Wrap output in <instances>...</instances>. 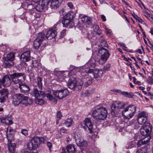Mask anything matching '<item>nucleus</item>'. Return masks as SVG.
Here are the masks:
<instances>
[{
  "label": "nucleus",
  "instance_id": "1",
  "mask_svg": "<svg viewBox=\"0 0 153 153\" xmlns=\"http://www.w3.org/2000/svg\"><path fill=\"white\" fill-rule=\"evenodd\" d=\"M13 102L14 105H20L24 107L31 104L33 100L29 97L22 94H16L12 97Z\"/></svg>",
  "mask_w": 153,
  "mask_h": 153
},
{
  "label": "nucleus",
  "instance_id": "2",
  "mask_svg": "<svg viewBox=\"0 0 153 153\" xmlns=\"http://www.w3.org/2000/svg\"><path fill=\"white\" fill-rule=\"evenodd\" d=\"M45 140L44 137L34 136L27 143V148L30 150H35L43 143Z\"/></svg>",
  "mask_w": 153,
  "mask_h": 153
},
{
  "label": "nucleus",
  "instance_id": "3",
  "mask_svg": "<svg viewBox=\"0 0 153 153\" xmlns=\"http://www.w3.org/2000/svg\"><path fill=\"white\" fill-rule=\"evenodd\" d=\"M108 112L105 108L102 107H97L93 111L92 115L96 120H103L107 117Z\"/></svg>",
  "mask_w": 153,
  "mask_h": 153
},
{
  "label": "nucleus",
  "instance_id": "4",
  "mask_svg": "<svg viewBox=\"0 0 153 153\" xmlns=\"http://www.w3.org/2000/svg\"><path fill=\"white\" fill-rule=\"evenodd\" d=\"M10 76L12 82L19 86L24 82L25 79V74L21 73H14Z\"/></svg>",
  "mask_w": 153,
  "mask_h": 153
},
{
  "label": "nucleus",
  "instance_id": "5",
  "mask_svg": "<svg viewBox=\"0 0 153 153\" xmlns=\"http://www.w3.org/2000/svg\"><path fill=\"white\" fill-rule=\"evenodd\" d=\"M33 96L38 97L40 96L42 97H46L49 100L53 102H56V100L54 98L52 95L49 94H45L44 92L40 91H39L36 88H34L32 92Z\"/></svg>",
  "mask_w": 153,
  "mask_h": 153
},
{
  "label": "nucleus",
  "instance_id": "6",
  "mask_svg": "<svg viewBox=\"0 0 153 153\" xmlns=\"http://www.w3.org/2000/svg\"><path fill=\"white\" fill-rule=\"evenodd\" d=\"M126 105L124 102L114 101L111 105V113L114 115L118 114L120 111V109L123 108Z\"/></svg>",
  "mask_w": 153,
  "mask_h": 153
},
{
  "label": "nucleus",
  "instance_id": "7",
  "mask_svg": "<svg viewBox=\"0 0 153 153\" xmlns=\"http://www.w3.org/2000/svg\"><path fill=\"white\" fill-rule=\"evenodd\" d=\"M99 54H102L98 61L100 64L104 63L107 60L109 56L108 51L104 48H100L98 51Z\"/></svg>",
  "mask_w": 153,
  "mask_h": 153
},
{
  "label": "nucleus",
  "instance_id": "8",
  "mask_svg": "<svg viewBox=\"0 0 153 153\" xmlns=\"http://www.w3.org/2000/svg\"><path fill=\"white\" fill-rule=\"evenodd\" d=\"M152 126L149 123H146L140 129L141 134L143 136H150L152 130Z\"/></svg>",
  "mask_w": 153,
  "mask_h": 153
},
{
  "label": "nucleus",
  "instance_id": "9",
  "mask_svg": "<svg viewBox=\"0 0 153 153\" xmlns=\"http://www.w3.org/2000/svg\"><path fill=\"white\" fill-rule=\"evenodd\" d=\"M69 93V91L67 89H64L53 92V94L59 99H61L68 96Z\"/></svg>",
  "mask_w": 153,
  "mask_h": 153
},
{
  "label": "nucleus",
  "instance_id": "10",
  "mask_svg": "<svg viewBox=\"0 0 153 153\" xmlns=\"http://www.w3.org/2000/svg\"><path fill=\"white\" fill-rule=\"evenodd\" d=\"M86 73H91L93 72V75L96 79L98 80L102 76L103 71L101 70L96 69L94 72L92 69L87 68L85 71Z\"/></svg>",
  "mask_w": 153,
  "mask_h": 153
},
{
  "label": "nucleus",
  "instance_id": "11",
  "mask_svg": "<svg viewBox=\"0 0 153 153\" xmlns=\"http://www.w3.org/2000/svg\"><path fill=\"white\" fill-rule=\"evenodd\" d=\"M84 124L86 126V127L83 126V128L86 130L87 128H88L90 133L93 132V126L91 124V120L88 118H86L83 121Z\"/></svg>",
  "mask_w": 153,
  "mask_h": 153
},
{
  "label": "nucleus",
  "instance_id": "12",
  "mask_svg": "<svg viewBox=\"0 0 153 153\" xmlns=\"http://www.w3.org/2000/svg\"><path fill=\"white\" fill-rule=\"evenodd\" d=\"M56 28L54 27L48 31L46 37L48 40L54 38L56 35L57 32Z\"/></svg>",
  "mask_w": 153,
  "mask_h": 153
},
{
  "label": "nucleus",
  "instance_id": "13",
  "mask_svg": "<svg viewBox=\"0 0 153 153\" xmlns=\"http://www.w3.org/2000/svg\"><path fill=\"white\" fill-rule=\"evenodd\" d=\"M76 84V79L74 78H71L68 80V86L70 89L77 90H78V88Z\"/></svg>",
  "mask_w": 153,
  "mask_h": 153
},
{
  "label": "nucleus",
  "instance_id": "14",
  "mask_svg": "<svg viewBox=\"0 0 153 153\" xmlns=\"http://www.w3.org/2000/svg\"><path fill=\"white\" fill-rule=\"evenodd\" d=\"M11 79L7 75H5L1 80V83L5 87H8L11 83Z\"/></svg>",
  "mask_w": 153,
  "mask_h": 153
},
{
  "label": "nucleus",
  "instance_id": "15",
  "mask_svg": "<svg viewBox=\"0 0 153 153\" xmlns=\"http://www.w3.org/2000/svg\"><path fill=\"white\" fill-rule=\"evenodd\" d=\"M9 92L8 90L6 89H3L0 91V94L2 97L0 98V102H3L8 98Z\"/></svg>",
  "mask_w": 153,
  "mask_h": 153
},
{
  "label": "nucleus",
  "instance_id": "16",
  "mask_svg": "<svg viewBox=\"0 0 153 153\" xmlns=\"http://www.w3.org/2000/svg\"><path fill=\"white\" fill-rule=\"evenodd\" d=\"M30 51H28L24 52L21 55V60L24 62L29 61L30 58Z\"/></svg>",
  "mask_w": 153,
  "mask_h": 153
},
{
  "label": "nucleus",
  "instance_id": "17",
  "mask_svg": "<svg viewBox=\"0 0 153 153\" xmlns=\"http://www.w3.org/2000/svg\"><path fill=\"white\" fill-rule=\"evenodd\" d=\"M81 75L82 76H83V80L84 81V85L86 87H88L92 83V79L89 77L87 75H84L83 73H81Z\"/></svg>",
  "mask_w": 153,
  "mask_h": 153
},
{
  "label": "nucleus",
  "instance_id": "18",
  "mask_svg": "<svg viewBox=\"0 0 153 153\" xmlns=\"http://www.w3.org/2000/svg\"><path fill=\"white\" fill-rule=\"evenodd\" d=\"M5 131L7 135V137L8 140V143H10L12 142V141L13 140L14 134L13 130L12 129H9L8 133V129L7 128Z\"/></svg>",
  "mask_w": 153,
  "mask_h": 153
},
{
  "label": "nucleus",
  "instance_id": "19",
  "mask_svg": "<svg viewBox=\"0 0 153 153\" xmlns=\"http://www.w3.org/2000/svg\"><path fill=\"white\" fill-rule=\"evenodd\" d=\"M20 91L22 93H27L30 90L29 86L26 84L23 83L19 86Z\"/></svg>",
  "mask_w": 153,
  "mask_h": 153
},
{
  "label": "nucleus",
  "instance_id": "20",
  "mask_svg": "<svg viewBox=\"0 0 153 153\" xmlns=\"http://www.w3.org/2000/svg\"><path fill=\"white\" fill-rule=\"evenodd\" d=\"M63 0H51V6L52 9H56L60 5Z\"/></svg>",
  "mask_w": 153,
  "mask_h": 153
},
{
  "label": "nucleus",
  "instance_id": "21",
  "mask_svg": "<svg viewBox=\"0 0 153 153\" xmlns=\"http://www.w3.org/2000/svg\"><path fill=\"white\" fill-rule=\"evenodd\" d=\"M128 108H125L122 111V114L127 119H130L132 117L134 114L133 113H131L130 111H129L128 110Z\"/></svg>",
  "mask_w": 153,
  "mask_h": 153
},
{
  "label": "nucleus",
  "instance_id": "22",
  "mask_svg": "<svg viewBox=\"0 0 153 153\" xmlns=\"http://www.w3.org/2000/svg\"><path fill=\"white\" fill-rule=\"evenodd\" d=\"M49 4V1H46V2L45 1V2L44 3V5L42 4L40 5L39 4L37 5L36 10L39 12H42L45 10V8H47V6Z\"/></svg>",
  "mask_w": 153,
  "mask_h": 153
},
{
  "label": "nucleus",
  "instance_id": "23",
  "mask_svg": "<svg viewBox=\"0 0 153 153\" xmlns=\"http://www.w3.org/2000/svg\"><path fill=\"white\" fill-rule=\"evenodd\" d=\"M75 140L77 145L79 146H82L85 143L84 140L82 137L80 136L75 137Z\"/></svg>",
  "mask_w": 153,
  "mask_h": 153
},
{
  "label": "nucleus",
  "instance_id": "24",
  "mask_svg": "<svg viewBox=\"0 0 153 153\" xmlns=\"http://www.w3.org/2000/svg\"><path fill=\"white\" fill-rule=\"evenodd\" d=\"M81 21L86 25H90L92 23L91 18L86 16H83L81 18Z\"/></svg>",
  "mask_w": 153,
  "mask_h": 153
},
{
  "label": "nucleus",
  "instance_id": "25",
  "mask_svg": "<svg viewBox=\"0 0 153 153\" xmlns=\"http://www.w3.org/2000/svg\"><path fill=\"white\" fill-rule=\"evenodd\" d=\"M64 72L63 71H54V74L57 76L60 81H62L65 78V76H64L63 74Z\"/></svg>",
  "mask_w": 153,
  "mask_h": 153
},
{
  "label": "nucleus",
  "instance_id": "26",
  "mask_svg": "<svg viewBox=\"0 0 153 153\" xmlns=\"http://www.w3.org/2000/svg\"><path fill=\"white\" fill-rule=\"evenodd\" d=\"M7 145L8 149L11 153H16L15 151L16 145L14 143H8Z\"/></svg>",
  "mask_w": 153,
  "mask_h": 153
},
{
  "label": "nucleus",
  "instance_id": "27",
  "mask_svg": "<svg viewBox=\"0 0 153 153\" xmlns=\"http://www.w3.org/2000/svg\"><path fill=\"white\" fill-rule=\"evenodd\" d=\"M0 120L1 122L7 125H11L13 123V122L11 120H9L5 117H0Z\"/></svg>",
  "mask_w": 153,
  "mask_h": 153
},
{
  "label": "nucleus",
  "instance_id": "28",
  "mask_svg": "<svg viewBox=\"0 0 153 153\" xmlns=\"http://www.w3.org/2000/svg\"><path fill=\"white\" fill-rule=\"evenodd\" d=\"M86 65H88L89 67L94 68L96 65V61L95 59L91 58L86 64Z\"/></svg>",
  "mask_w": 153,
  "mask_h": 153
},
{
  "label": "nucleus",
  "instance_id": "29",
  "mask_svg": "<svg viewBox=\"0 0 153 153\" xmlns=\"http://www.w3.org/2000/svg\"><path fill=\"white\" fill-rule=\"evenodd\" d=\"M66 149L68 153H75L76 149L73 145H68L67 146Z\"/></svg>",
  "mask_w": 153,
  "mask_h": 153
},
{
  "label": "nucleus",
  "instance_id": "30",
  "mask_svg": "<svg viewBox=\"0 0 153 153\" xmlns=\"http://www.w3.org/2000/svg\"><path fill=\"white\" fill-rule=\"evenodd\" d=\"M75 16V14L72 12H69L63 18L72 21Z\"/></svg>",
  "mask_w": 153,
  "mask_h": 153
},
{
  "label": "nucleus",
  "instance_id": "31",
  "mask_svg": "<svg viewBox=\"0 0 153 153\" xmlns=\"http://www.w3.org/2000/svg\"><path fill=\"white\" fill-rule=\"evenodd\" d=\"M73 123V121L72 119L70 118L67 119L66 120H65L63 124H64L66 126L69 127L72 125Z\"/></svg>",
  "mask_w": 153,
  "mask_h": 153
},
{
  "label": "nucleus",
  "instance_id": "32",
  "mask_svg": "<svg viewBox=\"0 0 153 153\" xmlns=\"http://www.w3.org/2000/svg\"><path fill=\"white\" fill-rule=\"evenodd\" d=\"M46 36L45 33L42 32L39 33L36 39L42 42L45 38Z\"/></svg>",
  "mask_w": 153,
  "mask_h": 153
},
{
  "label": "nucleus",
  "instance_id": "33",
  "mask_svg": "<svg viewBox=\"0 0 153 153\" xmlns=\"http://www.w3.org/2000/svg\"><path fill=\"white\" fill-rule=\"evenodd\" d=\"M14 57L15 55L14 53H10L7 54V57L5 59V60L12 61L14 59Z\"/></svg>",
  "mask_w": 153,
  "mask_h": 153
},
{
  "label": "nucleus",
  "instance_id": "34",
  "mask_svg": "<svg viewBox=\"0 0 153 153\" xmlns=\"http://www.w3.org/2000/svg\"><path fill=\"white\" fill-rule=\"evenodd\" d=\"M42 43V42H41L38 40V39H36L33 42V46L35 49H38Z\"/></svg>",
  "mask_w": 153,
  "mask_h": 153
},
{
  "label": "nucleus",
  "instance_id": "35",
  "mask_svg": "<svg viewBox=\"0 0 153 153\" xmlns=\"http://www.w3.org/2000/svg\"><path fill=\"white\" fill-rule=\"evenodd\" d=\"M126 108H128L129 111H130L131 112V113H133V114L134 115L136 110V107L134 105H129L126 107Z\"/></svg>",
  "mask_w": 153,
  "mask_h": 153
},
{
  "label": "nucleus",
  "instance_id": "36",
  "mask_svg": "<svg viewBox=\"0 0 153 153\" xmlns=\"http://www.w3.org/2000/svg\"><path fill=\"white\" fill-rule=\"evenodd\" d=\"M147 119V118L138 117L137 120L139 124L140 125H142L144 123L145 124L146 123V121Z\"/></svg>",
  "mask_w": 153,
  "mask_h": 153
},
{
  "label": "nucleus",
  "instance_id": "37",
  "mask_svg": "<svg viewBox=\"0 0 153 153\" xmlns=\"http://www.w3.org/2000/svg\"><path fill=\"white\" fill-rule=\"evenodd\" d=\"M41 96L37 97H35V102L37 104L42 105L44 104V101L42 99H39V98Z\"/></svg>",
  "mask_w": 153,
  "mask_h": 153
},
{
  "label": "nucleus",
  "instance_id": "38",
  "mask_svg": "<svg viewBox=\"0 0 153 153\" xmlns=\"http://www.w3.org/2000/svg\"><path fill=\"white\" fill-rule=\"evenodd\" d=\"M122 95L124 96L125 97L128 98H132L134 96V95L132 93H128L126 91H124V92H123Z\"/></svg>",
  "mask_w": 153,
  "mask_h": 153
},
{
  "label": "nucleus",
  "instance_id": "39",
  "mask_svg": "<svg viewBox=\"0 0 153 153\" xmlns=\"http://www.w3.org/2000/svg\"><path fill=\"white\" fill-rule=\"evenodd\" d=\"M148 117V114L145 111H142L140 113L138 116V117H143V118H147Z\"/></svg>",
  "mask_w": 153,
  "mask_h": 153
},
{
  "label": "nucleus",
  "instance_id": "40",
  "mask_svg": "<svg viewBox=\"0 0 153 153\" xmlns=\"http://www.w3.org/2000/svg\"><path fill=\"white\" fill-rule=\"evenodd\" d=\"M42 78L40 77H38L37 78V85L39 89H42Z\"/></svg>",
  "mask_w": 153,
  "mask_h": 153
},
{
  "label": "nucleus",
  "instance_id": "41",
  "mask_svg": "<svg viewBox=\"0 0 153 153\" xmlns=\"http://www.w3.org/2000/svg\"><path fill=\"white\" fill-rule=\"evenodd\" d=\"M71 21L70 20L68 19H65L63 18L62 22L63 26L66 27L68 26L69 25Z\"/></svg>",
  "mask_w": 153,
  "mask_h": 153
},
{
  "label": "nucleus",
  "instance_id": "42",
  "mask_svg": "<svg viewBox=\"0 0 153 153\" xmlns=\"http://www.w3.org/2000/svg\"><path fill=\"white\" fill-rule=\"evenodd\" d=\"M150 138L151 136L150 135L146 136L143 139H142L143 143V144L144 145L148 143L150 141Z\"/></svg>",
  "mask_w": 153,
  "mask_h": 153
},
{
  "label": "nucleus",
  "instance_id": "43",
  "mask_svg": "<svg viewBox=\"0 0 153 153\" xmlns=\"http://www.w3.org/2000/svg\"><path fill=\"white\" fill-rule=\"evenodd\" d=\"M83 77L81 79H80L79 81V85H77L78 90H80L82 88V86L83 85L84 83V81L83 80Z\"/></svg>",
  "mask_w": 153,
  "mask_h": 153
},
{
  "label": "nucleus",
  "instance_id": "44",
  "mask_svg": "<svg viewBox=\"0 0 153 153\" xmlns=\"http://www.w3.org/2000/svg\"><path fill=\"white\" fill-rule=\"evenodd\" d=\"M147 152L146 147H142L138 149L136 153H146Z\"/></svg>",
  "mask_w": 153,
  "mask_h": 153
},
{
  "label": "nucleus",
  "instance_id": "45",
  "mask_svg": "<svg viewBox=\"0 0 153 153\" xmlns=\"http://www.w3.org/2000/svg\"><path fill=\"white\" fill-rule=\"evenodd\" d=\"M32 64L33 66L35 67H37L39 65V63L38 60H33L32 62Z\"/></svg>",
  "mask_w": 153,
  "mask_h": 153
},
{
  "label": "nucleus",
  "instance_id": "46",
  "mask_svg": "<svg viewBox=\"0 0 153 153\" xmlns=\"http://www.w3.org/2000/svg\"><path fill=\"white\" fill-rule=\"evenodd\" d=\"M59 132L60 134H62L64 133H68V130L63 127H62L60 129Z\"/></svg>",
  "mask_w": 153,
  "mask_h": 153
},
{
  "label": "nucleus",
  "instance_id": "47",
  "mask_svg": "<svg viewBox=\"0 0 153 153\" xmlns=\"http://www.w3.org/2000/svg\"><path fill=\"white\" fill-rule=\"evenodd\" d=\"M21 132L25 136H27L28 134V131L27 130L25 129H22L21 130Z\"/></svg>",
  "mask_w": 153,
  "mask_h": 153
},
{
  "label": "nucleus",
  "instance_id": "48",
  "mask_svg": "<svg viewBox=\"0 0 153 153\" xmlns=\"http://www.w3.org/2000/svg\"><path fill=\"white\" fill-rule=\"evenodd\" d=\"M96 32L97 34L100 35L101 33V31L99 30V26H97L95 27V29L94 30Z\"/></svg>",
  "mask_w": 153,
  "mask_h": 153
},
{
  "label": "nucleus",
  "instance_id": "49",
  "mask_svg": "<svg viewBox=\"0 0 153 153\" xmlns=\"http://www.w3.org/2000/svg\"><path fill=\"white\" fill-rule=\"evenodd\" d=\"M110 68V65L109 64H106L104 67L103 69L105 71H108Z\"/></svg>",
  "mask_w": 153,
  "mask_h": 153
},
{
  "label": "nucleus",
  "instance_id": "50",
  "mask_svg": "<svg viewBox=\"0 0 153 153\" xmlns=\"http://www.w3.org/2000/svg\"><path fill=\"white\" fill-rule=\"evenodd\" d=\"M32 15L33 16H34V17L36 18H39L40 17V15L39 13H36V12H33L32 13Z\"/></svg>",
  "mask_w": 153,
  "mask_h": 153
},
{
  "label": "nucleus",
  "instance_id": "51",
  "mask_svg": "<svg viewBox=\"0 0 153 153\" xmlns=\"http://www.w3.org/2000/svg\"><path fill=\"white\" fill-rule=\"evenodd\" d=\"M144 145L143 144V141L142 140H140L139 141H138L137 143V146L139 147L140 146H141L142 145Z\"/></svg>",
  "mask_w": 153,
  "mask_h": 153
},
{
  "label": "nucleus",
  "instance_id": "52",
  "mask_svg": "<svg viewBox=\"0 0 153 153\" xmlns=\"http://www.w3.org/2000/svg\"><path fill=\"white\" fill-rule=\"evenodd\" d=\"M30 81L31 82H36L37 81L36 79V78L35 77H33L32 76H30Z\"/></svg>",
  "mask_w": 153,
  "mask_h": 153
},
{
  "label": "nucleus",
  "instance_id": "53",
  "mask_svg": "<svg viewBox=\"0 0 153 153\" xmlns=\"http://www.w3.org/2000/svg\"><path fill=\"white\" fill-rule=\"evenodd\" d=\"M62 117V114L60 111H59L57 113V117L58 118L60 119Z\"/></svg>",
  "mask_w": 153,
  "mask_h": 153
},
{
  "label": "nucleus",
  "instance_id": "54",
  "mask_svg": "<svg viewBox=\"0 0 153 153\" xmlns=\"http://www.w3.org/2000/svg\"><path fill=\"white\" fill-rule=\"evenodd\" d=\"M66 32V30H62L61 32L60 37H62L64 36L65 35Z\"/></svg>",
  "mask_w": 153,
  "mask_h": 153
},
{
  "label": "nucleus",
  "instance_id": "55",
  "mask_svg": "<svg viewBox=\"0 0 153 153\" xmlns=\"http://www.w3.org/2000/svg\"><path fill=\"white\" fill-rule=\"evenodd\" d=\"M67 5L70 9H72L74 7L73 4L71 2L68 3Z\"/></svg>",
  "mask_w": 153,
  "mask_h": 153
},
{
  "label": "nucleus",
  "instance_id": "56",
  "mask_svg": "<svg viewBox=\"0 0 153 153\" xmlns=\"http://www.w3.org/2000/svg\"><path fill=\"white\" fill-rule=\"evenodd\" d=\"M92 153H99L100 151L97 148H94L93 150H92Z\"/></svg>",
  "mask_w": 153,
  "mask_h": 153
},
{
  "label": "nucleus",
  "instance_id": "57",
  "mask_svg": "<svg viewBox=\"0 0 153 153\" xmlns=\"http://www.w3.org/2000/svg\"><path fill=\"white\" fill-rule=\"evenodd\" d=\"M47 145L49 147L50 150L51 151V149L52 147V145L51 143L49 142L47 143Z\"/></svg>",
  "mask_w": 153,
  "mask_h": 153
},
{
  "label": "nucleus",
  "instance_id": "58",
  "mask_svg": "<svg viewBox=\"0 0 153 153\" xmlns=\"http://www.w3.org/2000/svg\"><path fill=\"white\" fill-rule=\"evenodd\" d=\"M119 45L122 47L123 48H127L125 44L122 42H120L119 43Z\"/></svg>",
  "mask_w": 153,
  "mask_h": 153
},
{
  "label": "nucleus",
  "instance_id": "59",
  "mask_svg": "<svg viewBox=\"0 0 153 153\" xmlns=\"http://www.w3.org/2000/svg\"><path fill=\"white\" fill-rule=\"evenodd\" d=\"M114 91L118 93H120L122 95L123 93L124 92L122 91L120 89H115L114 90Z\"/></svg>",
  "mask_w": 153,
  "mask_h": 153
},
{
  "label": "nucleus",
  "instance_id": "60",
  "mask_svg": "<svg viewBox=\"0 0 153 153\" xmlns=\"http://www.w3.org/2000/svg\"><path fill=\"white\" fill-rule=\"evenodd\" d=\"M111 30L110 29H105V33L106 34H110L111 33Z\"/></svg>",
  "mask_w": 153,
  "mask_h": 153
},
{
  "label": "nucleus",
  "instance_id": "61",
  "mask_svg": "<svg viewBox=\"0 0 153 153\" xmlns=\"http://www.w3.org/2000/svg\"><path fill=\"white\" fill-rule=\"evenodd\" d=\"M137 19H136V20L137 21H138L139 23H142L143 22V20L139 18L138 17V18H137Z\"/></svg>",
  "mask_w": 153,
  "mask_h": 153
},
{
  "label": "nucleus",
  "instance_id": "62",
  "mask_svg": "<svg viewBox=\"0 0 153 153\" xmlns=\"http://www.w3.org/2000/svg\"><path fill=\"white\" fill-rule=\"evenodd\" d=\"M101 18L103 21H105L106 20V17L104 15H101Z\"/></svg>",
  "mask_w": 153,
  "mask_h": 153
},
{
  "label": "nucleus",
  "instance_id": "63",
  "mask_svg": "<svg viewBox=\"0 0 153 153\" xmlns=\"http://www.w3.org/2000/svg\"><path fill=\"white\" fill-rule=\"evenodd\" d=\"M132 16L136 19H137V18H138V16H137V15L135 14L134 13H131Z\"/></svg>",
  "mask_w": 153,
  "mask_h": 153
},
{
  "label": "nucleus",
  "instance_id": "64",
  "mask_svg": "<svg viewBox=\"0 0 153 153\" xmlns=\"http://www.w3.org/2000/svg\"><path fill=\"white\" fill-rule=\"evenodd\" d=\"M72 67L73 68V70H72V71H74L75 70L79 71V68H76L74 66H72Z\"/></svg>",
  "mask_w": 153,
  "mask_h": 153
}]
</instances>
